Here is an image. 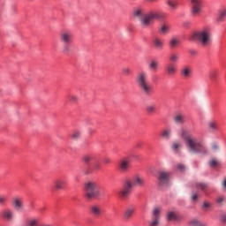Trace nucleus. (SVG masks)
Segmentation results:
<instances>
[{"label":"nucleus","mask_w":226,"mask_h":226,"mask_svg":"<svg viewBox=\"0 0 226 226\" xmlns=\"http://www.w3.org/2000/svg\"><path fill=\"white\" fill-rule=\"evenodd\" d=\"M160 213H162V207H156L153 210V215L151 221L148 222V226L160 225Z\"/></svg>","instance_id":"10"},{"label":"nucleus","mask_w":226,"mask_h":226,"mask_svg":"<svg viewBox=\"0 0 226 226\" xmlns=\"http://www.w3.org/2000/svg\"><path fill=\"white\" fill-rule=\"evenodd\" d=\"M12 206L17 211L24 209V199L20 196H16L12 199Z\"/></svg>","instance_id":"15"},{"label":"nucleus","mask_w":226,"mask_h":226,"mask_svg":"<svg viewBox=\"0 0 226 226\" xmlns=\"http://www.w3.org/2000/svg\"><path fill=\"white\" fill-rule=\"evenodd\" d=\"M136 82L143 94L146 96H151L153 94V85H151L147 72L146 71H140L138 72L136 76Z\"/></svg>","instance_id":"2"},{"label":"nucleus","mask_w":226,"mask_h":226,"mask_svg":"<svg viewBox=\"0 0 226 226\" xmlns=\"http://www.w3.org/2000/svg\"><path fill=\"white\" fill-rule=\"evenodd\" d=\"M196 188L204 192L207 188V184H206V183H198V184H196Z\"/></svg>","instance_id":"40"},{"label":"nucleus","mask_w":226,"mask_h":226,"mask_svg":"<svg viewBox=\"0 0 226 226\" xmlns=\"http://www.w3.org/2000/svg\"><path fill=\"white\" fill-rule=\"evenodd\" d=\"M161 137L164 140H170V137H172V129L170 128L164 129L161 133Z\"/></svg>","instance_id":"27"},{"label":"nucleus","mask_w":226,"mask_h":226,"mask_svg":"<svg viewBox=\"0 0 226 226\" xmlns=\"http://www.w3.org/2000/svg\"><path fill=\"white\" fill-rule=\"evenodd\" d=\"M179 59H181V57L177 52H171L169 56V61L171 64H177V63H179Z\"/></svg>","instance_id":"24"},{"label":"nucleus","mask_w":226,"mask_h":226,"mask_svg":"<svg viewBox=\"0 0 226 226\" xmlns=\"http://www.w3.org/2000/svg\"><path fill=\"white\" fill-rule=\"evenodd\" d=\"M166 73L169 77H174L177 73V66L176 64H170L166 66Z\"/></svg>","instance_id":"19"},{"label":"nucleus","mask_w":226,"mask_h":226,"mask_svg":"<svg viewBox=\"0 0 226 226\" xmlns=\"http://www.w3.org/2000/svg\"><path fill=\"white\" fill-rule=\"evenodd\" d=\"M150 3H154L155 1H158V0H148Z\"/></svg>","instance_id":"57"},{"label":"nucleus","mask_w":226,"mask_h":226,"mask_svg":"<svg viewBox=\"0 0 226 226\" xmlns=\"http://www.w3.org/2000/svg\"><path fill=\"white\" fill-rule=\"evenodd\" d=\"M6 204V196L0 194V206H4Z\"/></svg>","instance_id":"46"},{"label":"nucleus","mask_w":226,"mask_h":226,"mask_svg":"<svg viewBox=\"0 0 226 226\" xmlns=\"http://www.w3.org/2000/svg\"><path fill=\"white\" fill-rule=\"evenodd\" d=\"M29 208H30L31 210L34 209V203H30V204H29Z\"/></svg>","instance_id":"54"},{"label":"nucleus","mask_w":226,"mask_h":226,"mask_svg":"<svg viewBox=\"0 0 226 226\" xmlns=\"http://www.w3.org/2000/svg\"><path fill=\"white\" fill-rule=\"evenodd\" d=\"M166 4L170 8L171 11L177 10L179 2L177 0H166Z\"/></svg>","instance_id":"28"},{"label":"nucleus","mask_w":226,"mask_h":226,"mask_svg":"<svg viewBox=\"0 0 226 226\" xmlns=\"http://www.w3.org/2000/svg\"><path fill=\"white\" fill-rule=\"evenodd\" d=\"M180 42H181V41L179 40V37L173 36L170 40L169 45H170V49H176L179 45Z\"/></svg>","instance_id":"29"},{"label":"nucleus","mask_w":226,"mask_h":226,"mask_svg":"<svg viewBox=\"0 0 226 226\" xmlns=\"http://www.w3.org/2000/svg\"><path fill=\"white\" fill-rule=\"evenodd\" d=\"M180 74L184 79H190L192 77V67L188 65L184 66L180 71Z\"/></svg>","instance_id":"23"},{"label":"nucleus","mask_w":226,"mask_h":226,"mask_svg":"<svg viewBox=\"0 0 226 226\" xmlns=\"http://www.w3.org/2000/svg\"><path fill=\"white\" fill-rule=\"evenodd\" d=\"M89 133H90V135H92V133H94V130L89 129Z\"/></svg>","instance_id":"56"},{"label":"nucleus","mask_w":226,"mask_h":226,"mask_svg":"<svg viewBox=\"0 0 226 226\" xmlns=\"http://www.w3.org/2000/svg\"><path fill=\"white\" fill-rule=\"evenodd\" d=\"M211 147L213 151L216 152L220 150V146L217 145V143H212Z\"/></svg>","instance_id":"48"},{"label":"nucleus","mask_w":226,"mask_h":226,"mask_svg":"<svg viewBox=\"0 0 226 226\" xmlns=\"http://www.w3.org/2000/svg\"><path fill=\"white\" fill-rule=\"evenodd\" d=\"M179 135L182 139H184L185 146L187 149H189L190 153H192L193 154H207L209 153L207 147L201 145L200 142L193 138V135H192L190 130L182 128Z\"/></svg>","instance_id":"1"},{"label":"nucleus","mask_w":226,"mask_h":226,"mask_svg":"<svg viewBox=\"0 0 226 226\" xmlns=\"http://www.w3.org/2000/svg\"><path fill=\"white\" fill-rule=\"evenodd\" d=\"M132 187L138 186L139 188H143V186H145L146 185V179L144 178V177L140 175H134L132 177Z\"/></svg>","instance_id":"14"},{"label":"nucleus","mask_w":226,"mask_h":226,"mask_svg":"<svg viewBox=\"0 0 226 226\" xmlns=\"http://www.w3.org/2000/svg\"><path fill=\"white\" fill-rule=\"evenodd\" d=\"M189 226H205V225H204V222H201L198 219H192V221H190Z\"/></svg>","instance_id":"35"},{"label":"nucleus","mask_w":226,"mask_h":226,"mask_svg":"<svg viewBox=\"0 0 226 226\" xmlns=\"http://www.w3.org/2000/svg\"><path fill=\"white\" fill-rule=\"evenodd\" d=\"M80 135H81L80 132L75 131V132L72 133V139H73L74 140H77V139H80Z\"/></svg>","instance_id":"44"},{"label":"nucleus","mask_w":226,"mask_h":226,"mask_svg":"<svg viewBox=\"0 0 226 226\" xmlns=\"http://www.w3.org/2000/svg\"><path fill=\"white\" fill-rule=\"evenodd\" d=\"M152 43L155 50H163V47H165V41L160 37H154Z\"/></svg>","instance_id":"16"},{"label":"nucleus","mask_w":226,"mask_h":226,"mask_svg":"<svg viewBox=\"0 0 226 226\" xmlns=\"http://www.w3.org/2000/svg\"><path fill=\"white\" fill-rule=\"evenodd\" d=\"M59 40L63 45H72L73 43V34L71 31L64 30L60 33Z\"/></svg>","instance_id":"8"},{"label":"nucleus","mask_w":226,"mask_h":226,"mask_svg":"<svg viewBox=\"0 0 226 226\" xmlns=\"http://www.w3.org/2000/svg\"><path fill=\"white\" fill-rule=\"evenodd\" d=\"M30 1H33V0H30Z\"/></svg>","instance_id":"61"},{"label":"nucleus","mask_w":226,"mask_h":226,"mask_svg":"<svg viewBox=\"0 0 226 226\" xmlns=\"http://www.w3.org/2000/svg\"><path fill=\"white\" fill-rule=\"evenodd\" d=\"M190 54H192V56H195V54H197V52L195 50H191Z\"/></svg>","instance_id":"55"},{"label":"nucleus","mask_w":226,"mask_h":226,"mask_svg":"<svg viewBox=\"0 0 226 226\" xmlns=\"http://www.w3.org/2000/svg\"><path fill=\"white\" fill-rule=\"evenodd\" d=\"M85 197L87 200L92 199H100L102 197V191H100V185L94 181L86 182L84 185Z\"/></svg>","instance_id":"3"},{"label":"nucleus","mask_w":226,"mask_h":226,"mask_svg":"<svg viewBox=\"0 0 226 226\" xmlns=\"http://www.w3.org/2000/svg\"><path fill=\"white\" fill-rule=\"evenodd\" d=\"M132 167V161L130 157H123L118 162V170L120 172H128Z\"/></svg>","instance_id":"9"},{"label":"nucleus","mask_w":226,"mask_h":226,"mask_svg":"<svg viewBox=\"0 0 226 226\" xmlns=\"http://www.w3.org/2000/svg\"><path fill=\"white\" fill-rule=\"evenodd\" d=\"M92 160H93V156L91 154H85L82 157V162H84V163H87V164L91 163Z\"/></svg>","instance_id":"37"},{"label":"nucleus","mask_w":226,"mask_h":226,"mask_svg":"<svg viewBox=\"0 0 226 226\" xmlns=\"http://www.w3.org/2000/svg\"><path fill=\"white\" fill-rule=\"evenodd\" d=\"M166 218L168 222H179L181 220V216L176 211H168Z\"/></svg>","instance_id":"18"},{"label":"nucleus","mask_w":226,"mask_h":226,"mask_svg":"<svg viewBox=\"0 0 226 226\" xmlns=\"http://www.w3.org/2000/svg\"><path fill=\"white\" fill-rule=\"evenodd\" d=\"M177 170H179L180 172H183V170H185V167L184 164H177Z\"/></svg>","instance_id":"51"},{"label":"nucleus","mask_w":226,"mask_h":226,"mask_svg":"<svg viewBox=\"0 0 226 226\" xmlns=\"http://www.w3.org/2000/svg\"><path fill=\"white\" fill-rule=\"evenodd\" d=\"M174 122L177 124H185V115L183 114H177L175 117H174Z\"/></svg>","instance_id":"30"},{"label":"nucleus","mask_w":226,"mask_h":226,"mask_svg":"<svg viewBox=\"0 0 226 226\" xmlns=\"http://www.w3.org/2000/svg\"><path fill=\"white\" fill-rule=\"evenodd\" d=\"M133 190V184L132 180H125L122 189L119 191V195L122 199H128L132 195Z\"/></svg>","instance_id":"6"},{"label":"nucleus","mask_w":226,"mask_h":226,"mask_svg":"<svg viewBox=\"0 0 226 226\" xmlns=\"http://www.w3.org/2000/svg\"><path fill=\"white\" fill-rule=\"evenodd\" d=\"M185 27H187L188 23H184Z\"/></svg>","instance_id":"58"},{"label":"nucleus","mask_w":226,"mask_h":226,"mask_svg":"<svg viewBox=\"0 0 226 226\" xmlns=\"http://www.w3.org/2000/svg\"><path fill=\"white\" fill-rule=\"evenodd\" d=\"M170 177V173L167 171H161L158 177L160 186H167V185H169Z\"/></svg>","instance_id":"13"},{"label":"nucleus","mask_w":226,"mask_h":226,"mask_svg":"<svg viewBox=\"0 0 226 226\" xmlns=\"http://www.w3.org/2000/svg\"><path fill=\"white\" fill-rule=\"evenodd\" d=\"M192 38L206 46L213 41V34H211V29L207 27L195 33Z\"/></svg>","instance_id":"4"},{"label":"nucleus","mask_w":226,"mask_h":226,"mask_svg":"<svg viewBox=\"0 0 226 226\" xmlns=\"http://www.w3.org/2000/svg\"><path fill=\"white\" fill-rule=\"evenodd\" d=\"M55 190H64L66 188V179L60 177L54 181Z\"/></svg>","instance_id":"17"},{"label":"nucleus","mask_w":226,"mask_h":226,"mask_svg":"<svg viewBox=\"0 0 226 226\" xmlns=\"http://www.w3.org/2000/svg\"><path fill=\"white\" fill-rule=\"evenodd\" d=\"M209 77L213 82H216L218 80V71L213 70L210 72Z\"/></svg>","instance_id":"33"},{"label":"nucleus","mask_w":226,"mask_h":226,"mask_svg":"<svg viewBox=\"0 0 226 226\" xmlns=\"http://www.w3.org/2000/svg\"><path fill=\"white\" fill-rule=\"evenodd\" d=\"M147 112L148 114H154L156 112V105L155 104H149L147 106Z\"/></svg>","instance_id":"34"},{"label":"nucleus","mask_w":226,"mask_h":226,"mask_svg":"<svg viewBox=\"0 0 226 226\" xmlns=\"http://www.w3.org/2000/svg\"><path fill=\"white\" fill-rule=\"evenodd\" d=\"M202 207H204V209H209V207H211V202L204 201L202 204Z\"/></svg>","instance_id":"49"},{"label":"nucleus","mask_w":226,"mask_h":226,"mask_svg":"<svg viewBox=\"0 0 226 226\" xmlns=\"http://www.w3.org/2000/svg\"><path fill=\"white\" fill-rule=\"evenodd\" d=\"M197 199H199V194H197V192H192L191 195V200L192 202H196Z\"/></svg>","instance_id":"47"},{"label":"nucleus","mask_w":226,"mask_h":226,"mask_svg":"<svg viewBox=\"0 0 226 226\" xmlns=\"http://www.w3.org/2000/svg\"><path fill=\"white\" fill-rule=\"evenodd\" d=\"M225 17H226V8H224L219 11V20L220 21L223 20V19H225Z\"/></svg>","instance_id":"41"},{"label":"nucleus","mask_w":226,"mask_h":226,"mask_svg":"<svg viewBox=\"0 0 226 226\" xmlns=\"http://www.w3.org/2000/svg\"><path fill=\"white\" fill-rule=\"evenodd\" d=\"M152 80H153V82L158 81V77H157L156 75H154V76L152 77Z\"/></svg>","instance_id":"53"},{"label":"nucleus","mask_w":226,"mask_h":226,"mask_svg":"<svg viewBox=\"0 0 226 226\" xmlns=\"http://www.w3.org/2000/svg\"><path fill=\"white\" fill-rule=\"evenodd\" d=\"M102 162H103V163H105V165H109V163H110L111 160L109 157H104L102 159Z\"/></svg>","instance_id":"52"},{"label":"nucleus","mask_w":226,"mask_h":226,"mask_svg":"<svg viewBox=\"0 0 226 226\" xmlns=\"http://www.w3.org/2000/svg\"><path fill=\"white\" fill-rule=\"evenodd\" d=\"M122 73L123 75H124L125 77H128V75H131L132 74V70L128 67H124L122 69Z\"/></svg>","instance_id":"42"},{"label":"nucleus","mask_w":226,"mask_h":226,"mask_svg":"<svg viewBox=\"0 0 226 226\" xmlns=\"http://www.w3.org/2000/svg\"><path fill=\"white\" fill-rule=\"evenodd\" d=\"M170 147L173 153H181V149H183V142L181 140H175L171 143Z\"/></svg>","instance_id":"20"},{"label":"nucleus","mask_w":226,"mask_h":226,"mask_svg":"<svg viewBox=\"0 0 226 226\" xmlns=\"http://www.w3.org/2000/svg\"><path fill=\"white\" fill-rule=\"evenodd\" d=\"M209 165L215 169V167H218L220 165V162L216 158H213L209 161Z\"/></svg>","instance_id":"39"},{"label":"nucleus","mask_w":226,"mask_h":226,"mask_svg":"<svg viewBox=\"0 0 226 226\" xmlns=\"http://www.w3.org/2000/svg\"><path fill=\"white\" fill-rule=\"evenodd\" d=\"M137 147H140V144L139 143H137Z\"/></svg>","instance_id":"59"},{"label":"nucleus","mask_w":226,"mask_h":226,"mask_svg":"<svg viewBox=\"0 0 226 226\" xmlns=\"http://www.w3.org/2000/svg\"><path fill=\"white\" fill-rule=\"evenodd\" d=\"M224 202H226V197L223 195L218 196L216 199V203L219 206H223Z\"/></svg>","instance_id":"38"},{"label":"nucleus","mask_w":226,"mask_h":226,"mask_svg":"<svg viewBox=\"0 0 226 226\" xmlns=\"http://www.w3.org/2000/svg\"><path fill=\"white\" fill-rule=\"evenodd\" d=\"M3 216L8 222H11L13 220V212L11 210H5L3 212Z\"/></svg>","instance_id":"31"},{"label":"nucleus","mask_w":226,"mask_h":226,"mask_svg":"<svg viewBox=\"0 0 226 226\" xmlns=\"http://www.w3.org/2000/svg\"><path fill=\"white\" fill-rule=\"evenodd\" d=\"M72 44H64V47H63V52L64 54H68L72 49Z\"/></svg>","instance_id":"43"},{"label":"nucleus","mask_w":226,"mask_h":226,"mask_svg":"<svg viewBox=\"0 0 226 226\" xmlns=\"http://www.w3.org/2000/svg\"><path fill=\"white\" fill-rule=\"evenodd\" d=\"M92 168L94 170H100V169H102V164H100V162H94Z\"/></svg>","instance_id":"45"},{"label":"nucleus","mask_w":226,"mask_h":226,"mask_svg":"<svg viewBox=\"0 0 226 226\" xmlns=\"http://www.w3.org/2000/svg\"><path fill=\"white\" fill-rule=\"evenodd\" d=\"M40 222V220L36 217H32L27 219L26 222V226H38V222Z\"/></svg>","instance_id":"32"},{"label":"nucleus","mask_w":226,"mask_h":226,"mask_svg":"<svg viewBox=\"0 0 226 226\" xmlns=\"http://www.w3.org/2000/svg\"><path fill=\"white\" fill-rule=\"evenodd\" d=\"M69 102L70 103H79V96L75 94L69 95Z\"/></svg>","instance_id":"36"},{"label":"nucleus","mask_w":226,"mask_h":226,"mask_svg":"<svg viewBox=\"0 0 226 226\" xmlns=\"http://www.w3.org/2000/svg\"><path fill=\"white\" fill-rule=\"evenodd\" d=\"M89 211L90 215H92L94 218H101V216L103 215V210L100 204H94L90 206Z\"/></svg>","instance_id":"11"},{"label":"nucleus","mask_w":226,"mask_h":226,"mask_svg":"<svg viewBox=\"0 0 226 226\" xmlns=\"http://www.w3.org/2000/svg\"><path fill=\"white\" fill-rule=\"evenodd\" d=\"M207 128L211 133H216L218 132L219 127H218V122L216 120H210L207 123Z\"/></svg>","instance_id":"21"},{"label":"nucleus","mask_w":226,"mask_h":226,"mask_svg":"<svg viewBox=\"0 0 226 226\" xmlns=\"http://www.w3.org/2000/svg\"><path fill=\"white\" fill-rule=\"evenodd\" d=\"M132 15L135 19H139V26L142 27V19H145L146 14L142 6H139L133 9Z\"/></svg>","instance_id":"12"},{"label":"nucleus","mask_w":226,"mask_h":226,"mask_svg":"<svg viewBox=\"0 0 226 226\" xmlns=\"http://www.w3.org/2000/svg\"><path fill=\"white\" fill-rule=\"evenodd\" d=\"M160 66V62H158L157 60H151L148 63V69L150 70V72H158V68Z\"/></svg>","instance_id":"26"},{"label":"nucleus","mask_w":226,"mask_h":226,"mask_svg":"<svg viewBox=\"0 0 226 226\" xmlns=\"http://www.w3.org/2000/svg\"><path fill=\"white\" fill-rule=\"evenodd\" d=\"M135 214V207L131 206L125 208L124 212V218L125 220H130V218H132V216H133V215Z\"/></svg>","instance_id":"22"},{"label":"nucleus","mask_w":226,"mask_h":226,"mask_svg":"<svg viewBox=\"0 0 226 226\" xmlns=\"http://www.w3.org/2000/svg\"><path fill=\"white\" fill-rule=\"evenodd\" d=\"M220 221L222 222V223H226V212L221 215Z\"/></svg>","instance_id":"50"},{"label":"nucleus","mask_w":226,"mask_h":226,"mask_svg":"<svg viewBox=\"0 0 226 226\" xmlns=\"http://www.w3.org/2000/svg\"><path fill=\"white\" fill-rule=\"evenodd\" d=\"M154 19L162 20V19H164V16L163 14L154 12L146 14V17L141 19V29H149L153 26Z\"/></svg>","instance_id":"5"},{"label":"nucleus","mask_w":226,"mask_h":226,"mask_svg":"<svg viewBox=\"0 0 226 226\" xmlns=\"http://www.w3.org/2000/svg\"><path fill=\"white\" fill-rule=\"evenodd\" d=\"M191 15L199 17L202 13V0H191Z\"/></svg>","instance_id":"7"},{"label":"nucleus","mask_w":226,"mask_h":226,"mask_svg":"<svg viewBox=\"0 0 226 226\" xmlns=\"http://www.w3.org/2000/svg\"><path fill=\"white\" fill-rule=\"evenodd\" d=\"M42 226H50V225H49V224H44V225H42Z\"/></svg>","instance_id":"60"},{"label":"nucleus","mask_w":226,"mask_h":226,"mask_svg":"<svg viewBox=\"0 0 226 226\" xmlns=\"http://www.w3.org/2000/svg\"><path fill=\"white\" fill-rule=\"evenodd\" d=\"M169 33H170V25L168 23H163L159 28V34L165 35L169 34Z\"/></svg>","instance_id":"25"}]
</instances>
